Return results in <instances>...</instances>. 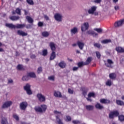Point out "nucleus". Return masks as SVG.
<instances>
[{
	"label": "nucleus",
	"mask_w": 124,
	"mask_h": 124,
	"mask_svg": "<svg viewBox=\"0 0 124 124\" xmlns=\"http://www.w3.org/2000/svg\"><path fill=\"white\" fill-rule=\"evenodd\" d=\"M17 34L21 36H27V35H28V33H26L24 31L21 30L17 31Z\"/></svg>",
	"instance_id": "4468645a"
},
{
	"label": "nucleus",
	"mask_w": 124,
	"mask_h": 124,
	"mask_svg": "<svg viewBox=\"0 0 124 124\" xmlns=\"http://www.w3.org/2000/svg\"><path fill=\"white\" fill-rule=\"evenodd\" d=\"M56 58V52L55 51H52L50 55V60L53 61Z\"/></svg>",
	"instance_id": "412c9836"
},
{
	"label": "nucleus",
	"mask_w": 124,
	"mask_h": 124,
	"mask_svg": "<svg viewBox=\"0 0 124 124\" xmlns=\"http://www.w3.org/2000/svg\"><path fill=\"white\" fill-rule=\"evenodd\" d=\"M88 97H95V93H90L88 95Z\"/></svg>",
	"instance_id": "f704fd0d"
},
{
	"label": "nucleus",
	"mask_w": 124,
	"mask_h": 124,
	"mask_svg": "<svg viewBox=\"0 0 124 124\" xmlns=\"http://www.w3.org/2000/svg\"><path fill=\"white\" fill-rule=\"evenodd\" d=\"M24 90L26 91L27 94L31 95L32 94V92L31 90V85L29 84H27L26 86H24Z\"/></svg>",
	"instance_id": "7ed1b4c3"
},
{
	"label": "nucleus",
	"mask_w": 124,
	"mask_h": 124,
	"mask_svg": "<svg viewBox=\"0 0 124 124\" xmlns=\"http://www.w3.org/2000/svg\"><path fill=\"white\" fill-rule=\"evenodd\" d=\"M49 46L50 47L52 51H54L56 50V45L53 42H50L49 43Z\"/></svg>",
	"instance_id": "a211bd4d"
},
{
	"label": "nucleus",
	"mask_w": 124,
	"mask_h": 124,
	"mask_svg": "<svg viewBox=\"0 0 124 124\" xmlns=\"http://www.w3.org/2000/svg\"><path fill=\"white\" fill-rule=\"evenodd\" d=\"M16 68L18 70H23L24 69V66L22 65L19 64L17 66Z\"/></svg>",
	"instance_id": "e433bc0d"
},
{
	"label": "nucleus",
	"mask_w": 124,
	"mask_h": 124,
	"mask_svg": "<svg viewBox=\"0 0 124 124\" xmlns=\"http://www.w3.org/2000/svg\"><path fill=\"white\" fill-rule=\"evenodd\" d=\"M96 56L98 59H100V57H101V55L100 54V53L98 51H96Z\"/></svg>",
	"instance_id": "49530a36"
},
{
	"label": "nucleus",
	"mask_w": 124,
	"mask_h": 124,
	"mask_svg": "<svg viewBox=\"0 0 124 124\" xmlns=\"http://www.w3.org/2000/svg\"><path fill=\"white\" fill-rule=\"evenodd\" d=\"M26 19L27 20L28 22L30 23V24H32V23H33V19H32V18L29 16H26Z\"/></svg>",
	"instance_id": "393cba45"
},
{
	"label": "nucleus",
	"mask_w": 124,
	"mask_h": 124,
	"mask_svg": "<svg viewBox=\"0 0 124 124\" xmlns=\"http://www.w3.org/2000/svg\"><path fill=\"white\" fill-rule=\"evenodd\" d=\"M59 66L61 68H65V66H66V63L64 61H61L59 64Z\"/></svg>",
	"instance_id": "2eb2a0df"
},
{
	"label": "nucleus",
	"mask_w": 124,
	"mask_h": 124,
	"mask_svg": "<svg viewBox=\"0 0 124 124\" xmlns=\"http://www.w3.org/2000/svg\"><path fill=\"white\" fill-rule=\"evenodd\" d=\"M94 30L97 31L98 33H101L102 32V29L100 28H95Z\"/></svg>",
	"instance_id": "ea45409f"
},
{
	"label": "nucleus",
	"mask_w": 124,
	"mask_h": 124,
	"mask_svg": "<svg viewBox=\"0 0 124 124\" xmlns=\"http://www.w3.org/2000/svg\"><path fill=\"white\" fill-rule=\"evenodd\" d=\"M54 114H55L56 120L58 124H63L62 120L60 119L61 116H62L61 112H59L57 110L54 111Z\"/></svg>",
	"instance_id": "f257e3e1"
},
{
	"label": "nucleus",
	"mask_w": 124,
	"mask_h": 124,
	"mask_svg": "<svg viewBox=\"0 0 124 124\" xmlns=\"http://www.w3.org/2000/svg\"><path fill=\"white\" fill-rule=\"evenodd\" d=\"M48 79L50 81H55V76H49L48 77Z\"/></svg>",
	"instance_id": "a19ab883"
},
{
	"label": "nucleus",
	"mask_w": 124,
	"mask_h": 124,
	"mask_svg": "<svg viewBox=\"0 0 124 124\" xmlns=\"http://www.w3.org/2000/svg\"><path fill=\"white\" fill-rule=\"evenodd\" d=\"M72 123L74 124H80V122L79 121H77V120H74L72 121Z\"/></svg>",
	"instance_id": "864d4df0"
},
{
	"label": "nucleus",
	"mask_w": 124,
	"mask_h": 124,
	"mask_svg": "<svg viewBox=\"0 0 124 124\" xmlns=\"http://www.w3.org/2000/svg\"><path fill=\"white\" fill-rule=\"evenodd\" d=\"M92 57H89L87 60H86V61L85 62V64H86V65L89 64V63H90V62H92Z\"/></svg>",
	"instance_id": "2f4dec72"
},
{
	"label": "nucleus",
	"mask_w": 124,
	"mask_h": 124,
	"mask_svg": "<svg viewBox=\"0 0 124 124\" xmlns=\"http://www.w3.org/2000/svg\"><path fill=\"white\" fill-rule=\"evenodd\" d=\"M47 109V106L45 105H42L41 107H35L34 108L35 111L38 112L39 113H43L45 112Z\"/></svg>",
	"instance_id": "f03ea898"
},
{
	"label": "nucleus",
	"mask_w": 124,
	"mask_h": 124,
	"mask_svg": "<svg viewBox=\"0 0 124 124\" xmlns=\"http://www.w3.org/2000/svg\"><path fill=\"white\" fill-rule=\"evenodd\" d=\"M86 108L88 110V111H91L92 110H93V106L92 105H87L85 106Z\"/></svg>",
	"instance_id": "bb28decb"
},
{
	"label": "nucleus",
	"mask_w": 124,
	"mask_h": 124,
	"mask_svg": "<svg viewBox=\"0 0 124 124\" xmlns=\"http://www.w3.org/2000/svg\"><path fill=\"white\" fill-rule=\"evenodd\" d=\"M114 9L117 11V10H119L120 9V7L119 6H115L114 7Z\"/></svg>",
	"instance_id": "bf43d9fd"
},
{
	"label": "nucleus",
	"mask_w": 124,
	"mask_h": 124,
	"mask_svg": "<svg viewBox=\"0 0 124 124\" xmlns=\"http://www.w3.org/2000/svg\"><path fill=\"white\" fill-rule=\"evenodd\" d=\"M29 75L28 74L27 76H24L23 78H22V80L23 81H28V80H29Z\"/></svg>",
	"instance_id": "79ce46f5"
},
{
	"label": "nucleus",
	"mask_w": 124,
	"mask_h": 124,
	"mask_svg": "<svg viewBox=\"0 0 124 124\" xmlns=\"http://www.w3.org/2000/svg\"><path fill=\"white\" fill-rule=\"evenodd\" d=\"M89 29V23L85 22L81 26V30L82 31H86Z\"/></svg>",
	"instance_id": "9d476101"
},
{
	"label": "nucleus",
	"mask_w": 124,
	"mask_h": 124,
	"mask_svg": "<svg viewBox=\"0 0 124 124\" xmlns=\"http://www.w3.org/2000/svg\"><path fill=\"white\" fill-rule=\"evenodd\" d=\"M87 34H92L93 36H97L98 34L97 33H95L94 31H92V30H89L87 32Z\"/></svg>",
	"instance_id": "6ab92c4d"
},
{
	"label": "nucleus",
	"mask_w": 124,
	"mask_h": 124,
	"mask_svg": "<svg viewBox=\"0 0 124 124\" xmlns=\"http://www.w3.org/2000/svg\"><path fill=\"white\" fill-rule=\"evenodd\" d=\"M13 118L16 120V121H19V117L17 114H13Z\"/></svg>",
	"instance_id": "09e8293b"
},
{
	"label": "nucleus",
	"mask_w": 124,
	"mask_h": 124,
	"mask_svg": "<svg viewBox=\"0 0 124 124\" xmlns=\"http://www.w3.org/2000/svg\"><path fill=\"white\" fill-rule=\"evenodd\" d=\"M31 59H35V55H31Z\"/></svg>",
	"instance_id": "0e129e2a"
},
{
	"label": "nucleus",
	"mask_w": 124,
	"mask_h": 124,
	"mask_svg": "<svg viewBox=\"0 0 124 124\" xmlns=\"http://www.w3.org/2000/svg\"><path fill=\"white\" fill-rule=\"evenodd\" d=\"M31 26L30 24H28L26 26V29H31Z\"/></svg>",
	"instance_id": "e2e57ef3"
},
{
	"label": "nucleus",
	"mask_w": 124,
	"mask_h": 124,
	"mask_svg": "<svg viewBox=\"0 0 124 124\" xmlns=\"http://www.w3.org/2000/svg\"><path fill=\"white\" fill-rule=\"evenodd\" d=\"M37 97L41 102H44L46 100V97L41 93L37 94Z\"/></svg>",
	"instance_id": "0eeeda50"
},
{
	"label": "nucleus",
	"mask_w": 124,
	"mask_h": 124,
	"mask_svg": "<svg viewBox=\"0 0 124 124\" xmlns=\"http://www.w3.org/2000/svg\"><path fill=\"white\" fill-rule=\"evenodd\" d=\"M95 107L97 109H99V110H101V109H103V106L100 105L99 103H97Z\"/></svg>",
	"instance_id": "a878e982"
},
{
	"label": "nucleus",
	"mask_w": 124,
	"mask_h": 124,
	"mask_svg": "<svg viewBox=\"0 0 124 124\" xmlns=\"http://www.w3.org/2000/svg\"><path fill=\"white\" fill-rule=\"evenodd\" d=\"M93 45L94 47H96L97 48H100V44L98 43H95Z\"/></svg>",
	"instance_id": "603ef678"
},
{
	"label": "nucleus",
	"mask_w": 124,
	"mask_h": 124,
	"mask_svg": "<svg viewBox=\"0 0 124 124\" xmlns=\"http://www.w3.org/2000/svg\"><path fill=\"white\" fill-rule=\"evenodd\" d=\"M28 106V103L26 102H23L20 105V109L21 110H25Z\"/></svg>",
	"instance_id": "9b49d317"
},
{
	"label": "nucleus",
	"mask_w": 124,
	"mask_h": 124,
	"mask_svg": "<svg viewBox=\"0 0 124 124\" xmlns=\"http://www.w3.org/2000/svg\"><path fill=\"white\" fill-rule=\"evenodd\" d=\"M20 17L18 16H11L10 17V19L12 20V21H17V20H19Z\"/></svg>",
	"instance_id": "5701e85b"
},
{
	"label": "nucleus",
	"mask_w": 124,
	"mask_h": 124,
	"mask_svg": "<svg viewBox=\"0 0 124 124\" xmlns=\"http://www.w3.org/2000/svg\"><path fill=\"white\" fill-rule=\"evenodd\" d=\"M106 86H108L109 87L112 86V81H111V80H108V81L106 82Z\"/></svg>",
	"instance_id": "c9c22d12"
},
{
	"label": "nucleus",
	"mask_w": 124,
	"mask_h": 124,
	"mask_svg": "<svg viewBox=\"0 0 124 124\" xmlns=\"http://www.w3.org/2000/svg\"><path fill=\"white\" fill-rule=\"evenodd\" d=\"M41 72H42V68L41 67H39L37 70V73L39 74L41 73Z\"/></svg>",
	"instance_id": "3c124183"
},
{
	"label": "nucleus",
	"mask_w": 124,
	"mask_h": 124,
	"mask_svg": "<svg viewBox=\"0 0 124 124\" xmlns=\"http://www.w3.org/2000/svg\"><path fill=\"white\" fill-rule=\"evenodd\" d=\"M109 78L110 79H115V78H116V74L115 73H111V74H109Z\"/></svg>",
	"instance_id": "473e14b6"
},
{
	"label": "nucleus",
	"mask_w": 124,
	"mask_h": 124,
	"mask_svg": "<svg viewBox=\"0 0 124 124\" xmlns=\"http://www.w3.org/2000/svg\"><path fill=\"white\" fill-rule=\"evenodd\" d=\"M100 102L103 104H108V103H110V100L108 99H101L100 100Z\"/></svg>",
	"instance_id": "f3484780"
},
{
	"label": "nucleus",
	"mask_w": 124,
	"mask_h": 124,
	"mask_svg": "<svg viewBox=\"0 0 124 124\" xmlns=\"http://www.w3.org/2000/svg\"><path fill=\"white\" fill-rule=\"evenodd\" d=\"M16 12L17 14H18V15H21V10L19 8L16 9Z\"/></svg>",
	"instance_id": "de8ad7c7"
},
{
	"label": "nucleus",
	"mask_w": 124,
	"mask_h": 124,
	"mask_svg": "<svg viewBox=\"0 0 124 124\" xmlns=\"http://www.w3.org/2000/svg\"><path fill=\"white\" fill-rule=\"evenodd\" d=\"M0 52H4V50L2 48H0Z\"/></svg>",
	"instance_id": "338daca9"
},
{
	"label": "nucleus",
	"mask_w": 124,
	"mask_h": 124,
	"mask_svg": "<svg viewBox=\"0 0 124 124\" xmlns=\"http://www.w3.org/2000/svg\"><path fill=\"white\" fill-rule=\"evenodd\" d=\"M48 52L47 51V49H45L43 50V56H47Z\"/></svg>",
	"instance_id": "8fccbe9b"
},
{
	"label": "nucleus",
	"mask_w": 124,
	"mask_h": 124,
	"mask_svg": "<svg viewBox=\"0 0 124 124\" xmlns=\"http://www.w3.org/2000/svg\"><path fill=\"white\" fill-rule=\"evenodd\" d=\"M77 45L79 47L80 50H83L84 48V46H85V44L82 42L78 41L77 42Z\"/></svg>",
	"instance_id": "f8f14e48"
},
{
	"label": "nucleus",
	"mask_w": 124,
	"mask_h": 124,
	"mask_svg": "<svg viewBox=\"0 0 124 124\" xmlns=\"http://www.w3.org/2000/svg\"><path fill=\"white\" fill-rule=\"evenodd\" d=\"M115 50L118 53H124V48L121 46L116 47Z\"/></svg>",
	"instance_id": "dca6fc26"
},
{
	"label": "nucleus",
	"mask_w": 124,
	"mask_h": 124,
	"mask_svg": "<svg viewBox=\"0 0 124 124\" xmlns=\"http://www.w3.org/2000/svg\"><path fill=\"white\" fill-rule=\"evenodd\" d=\"M96 10V7L93 6L91 9H89L88 11L89 14H93L94 11Z\"/></svg>",
	"instance_id": "ddd939ff"
},
{
	"label": "nucleus",
	"mask_w": 124,
	"mask_h": 124,
	"mask_svg": "<svg viewBox=\"0 0 124 124\" xmlns=\"http://www.w3.org/2000/svg\"><path fill=\"white\" fill-rule=\"evenodd\" d=\"M5 26L6 27H7V28H10V29H15V25L12 24L7 23Z\"/></svg>",
	"instance_id": "c85d7f7f"
},
{
	"label": "nucleus",
	"mask_w": 124,
	"mask_h": 124,
	"mask_svg": "<svg viewBox=\"0 0 124 124\" xmlns=\"http://www.w3.org/2000/svg\"><path fill=\"white\" fill-rule=\"evenodd\" d=\"M124 19H121L114 23V27H115V28H118V27H122V26L124 25Z\"/></svg>",
	"instance_id": "6e6552de"
},
{
	"label": "nucleus",
	"mask_w": 124,
	"mask_h": 124,
	"mask_svg": "<svg viewBox=\"0 0 124 124\" xmlns=\"http://www.w3.org/2000/svg\"><path fill=\"white\" fill-rule=\"evenodd\" d=\"M119 120L120 122H124V115H120L119 116Z\"/></svg>",
	"instance_id": "37998d69"
},
{
	"label": "nucleus",
	"mask_w": 124,
	"mask_h": 124,
	"mask_svg": "<svg viewBox=\"0 0 124 124\" xmlns=\"http://www.w3.org/2000/svg\"><path fill=\"white\" fill-rule=\"evenodd\" d=\"M111 43V40L110 39H106L101 41V43L103 44H107V43Z\"/></svg>",
	"instance_id": "c756f323"
},
{
	"label": "nucleus",
	"mask_w": 124,
	"mask_h": 124,
	"mask_svg": "<svg viewBox=\"0 0 124 124\" xmlns=\"http://www.w3.org/2000/svg\"><path fill=\"white\" fill-rule=\"evenodd\" d=\"M24 11L25 12V15H27L28 14V12H27V11L26 10H24Z\"/></svg>",
	"instance_id": "774afa93"
},
{
	"label": "nucleus",
	"mask_w": 124,
	"mask_h": 124,
	"mask_svg": "<svg viewBox=\"0 0 124 124\" xmlns=\"http://www.w3.org/2000/svg\"><path fill=\"white\" fill-rule=\"evenodd\" d=\"M49 32L47 31H44L42 33V35L44 36V37H48L49 36Z\"/></svg>",
	"instance_id": "7c9ffc66"
},
{
	"label": "nucleus",
	"mask_w": 124,
	"mask_h": 124,
	"mask_svg": "<svg viewBox=\"0 0 124 124\" xmlns=\"http://www.w3.org/2000/svg\"><path fill=\"white\" fill-rule=\"evenodd\" d=\"M90 98V97L87 98L86 99H87L88 101H90V102H92V100Z\"/></svg>",
	"instance_id": "69168bd1"
},
{
	"label": "nucleus",
	"mask_w": 124,
	"mask_h": 124,
	"mask_svg": "<svg viewBox=\"0 0 124 124\" xmlns=\"http://www.w3.org/2000/svg\"><path fill=\"white\" fill-rule=\"evenodd\" d=\"M78 67H82V66L86 65L85 64V62H79L78 63Z\"/></svg>",
	"instance_id": "4c0bfd02"
},
{
	"label": "nucleus",
	"mask_w": 124,
	"mask_h": 124,
	"mask_svg": "<svg viewBox=\"0 0 124 124\" xmlns=\"http://www.w3.org/2000/svg\"><path fill=\"white\" fill-rule=\"evenodd\" d=\"M94 2H95V3H100V2H101V0H95Z\"/></svg>",
	"instance_id": "13d9d810"
},
{
	"label": "nucleus",
	"mask_w": 124,
	"mask_h": 124,
	"mask_svg": "<svg viewBox=\"0 0 124 124\" xmlns=\"http://www.w3.org/2000/svg\"><path fill=\"white\" fill-rule=\"evenodd\" d=\"M108 63H105V65L106 66L108 67H111V64H113V61L110 59L108 60Z\"/></svg>",
	"instance_id": "b1692460"
},
{
	"label": "nucleus",
	"mask_w": 124,
	"mask_h": 124,
	"mask_svg": "<svg viewBox=\"0 0 124 124\" xmlns=\"http://www.w3.org/2000/svg\"><path fill=\"white\" fill-rule=\"evenodd\" d=\"M28 76L29 77H31V78H35L36 77L35 74L33 72L29 73Z\"/></svg>",
	"instance_id": "cd10ccee"
},
{
	"label": "nucleus",
	"mask_w": 124,
	"mask_h": 124,
	"mask_svg": "<svg viewBox=\"0 0 124 124\" xmlns=\"http://www.w3.org/2000/svg\"><path fill=\"white\" fill-rule=\"evenodd\" d=\"M79 68L78 67H74L73 68V71H76V70H78V69Z\"/></svg>",
	"instance_id": "4d7b16f0"
},
{
	"label": "nucleus",
	"mask_w": 124,
	"mask_h": 124,
	"mask_svg": "<svg viewBox=\"0 0 124 124\" xmlns=\"http://www.w3.org/2000/svg\"><path fill=\"white\" fill-rule=\"evenodd\" d=\"M26 27V24H16L15 25V28L23 29Z\"/></svg>",
	"instance_id": "4be33fe9"
},
{
	"label": "nucleus",
	"mask_w": 124,
	"mask_h": 124,
	"mask_svg": "<svg viewBox=\"0 0 124 124\" xmlns=\"http://www.w3.org/2000/svg\"><path fill=\"white\" fill-rule=\"evenodd\" d=\"M38 27H42L43 26V22H39L38 23Z\"/></svg>",
	"instance_id": "6e6d98bb"
},
{
	"label": "nucleus",
	"mask_w": 124,
	"mask_h": 124,
	"mask_svg": "<svg viewBox=\"0 0 124 124\" xmlns=\"http://www.w3.org/2000/svg\"><path fill=\"white\" fill-rule=\"evenodd\" d=\"M68 92L69 93H70V94H72V93H73V90H72L70 89H68Z\"/></svg>",
	"instance_id": "5fc2aeb1"
},
{
	"label": "nucleus",
	"mask_w": 124,
	"mask_h": 124,
	"mask_svg": "<svg viewBox=\"0 0 124 124\" xmlns=\"http://www.w3.org/2000/svg\"><path fill=\"white\" fill-rule=\"evenodd\" d=\"M78 32V29L77 27H74L71 30V34H75Z\"/></svg>",
	"instance_id": "aec40b11"
},
{
	"label": "nucleus",
	"mask_w": 124,
	"mask_h": 124,
	"mask_svg": "<svg viewBox=\"0 0 124 124\" xmlns=\"http://www.w3.org/2000/svg\"><path fill=\"white\" fill-rule=\"evenodd\" d=\"M116 103L118 104V105H120L122 106V105H124V103L123 102V101L117 100H116Z\"/></svg>",
	"instance_id": "72a5a7b5"
},
{
	"label": "nucleus",
	"mask_w": 124,
	"mask_h": 124,
	"mask_svg": "<svg viewBox=\"0 0 124 124\" xmlns=\"http://www.w3.org/2000/svg\"><path fill=\"white\" fill-rule=\"evenodd\" d=\"M54 95L55 97L66 98V96L62 95V93L59 91H54Z\"/></svg>",
	"instance_id": "423d86ee"
},
{
	"label": "nucleus",
	"mask_w": 124,
	"mask_h": 124,
	"mask_svg": "<svg viewBox=\"0 0 124 124\" xmlns=\"http://www.w3.org/2000/svg\"><path fill=\"white\" fill-rule=\"evenodd\" d=\"M8 82L9 83L11 84V83H13V80H12L11 79H8Z\"/></svg>",
	"instance_id": "680f3d73"
},
{
	"label": "nucleus",
	"mask_w": 124,
	"mask_h": 124,
	"mask_svg": "<svg viewBox=\"0 0 124 124\" xmlns=\"http://www.w3.org/2000/svg\"><path fill=\"white\" fill-rule=\"evenodd\" d=\"M54 17L57 22H62V16L61 14H55Z\"/></svg>",
	"instance_id": "20e7f679"
},
{
	"label": "nucleus",
	"mask_w": 124,
	"mask_h": 124,
	"mask_svg": "<svg viewBox=\"0 0 124 124\" xmlns=\"http://www.w3.org/2000/svg\"><path fill=\"white\" fill-rule=\"evenodd\" d=\"M27 2L30 4V5H33V1L32 0H26Z\"/></svg>",
	"instance_id": "a18cd8bd"
},
{
	"label": "nucleus",
	"mask_w": 124,
	"mask_h": 124,
	"mask_svg": "<svg viewBox=\"0 0 124 124\" xmlns=\"http://www.w3.org/2000/svg\"><path fill=\"white\" fill-rule=\"evenodd\" d=\"M12 101H8L4 103L2 105V108H8V107H10L12 105Z\"/></svg>",
	"instance_id": "1a4fd4ad"
},
{
	"label": "nucleus",
	"mask_w": 124,
	"mask_h": 124,
	"mask_svg": "<svg viewBox=\"0 0 124 124\" xmlns=\"http://www.w3.org/2000/svg\"><path fill=\"white\" fill-rule=\"evenodd\" d=\"M44 18L46 20V21H48L49 20V17L46 15L44 16Z\"/></svg>",
	"instance_id": "052dcab7"
},
{
	"label": "nucleus",
	"mask_w": 124,
	"mask_h": 124,
	"mask_svg": "<svg viewBox=\"0 0 124 124\" xmlns=\"http://www.w3.org/2000/svg\"><path fill=\"white\" fill-rule=\"evenodd\" d=\"M1 124H8L6 118H4L2 119Z\"/></svg>",
	"instance_id": "58836bf2"
},
{
	"label": "nucleus",
	"mask_w": 124,
	"mask_h": 124,
	"mask_svg": "<svg viewBox=\"0 0 124 124\" xmlns=\"http://www.w3.org/2000/svg\"><path fill=\"white\" fill-rule=\"evenodd\" d=\"M65 121L66 122H70L71 121V117L69 116H66Z\"/></svg>",
	"instance_id": "c03bdc74"
},
{
	"label": "nucleus",
	"mask_w": 124,
	"mask_h": 124,
	"mask_svg": "<svg viewBox=\"0 0 124 124\" xmlns=\"http://www.w3.org/2000/svg\"><path fill=\"white\" fill-rule=\"evenodd\" d=\"M119 112L117 111H111L109 113L108 117L109 119H114L115 117H118L119 116Z\"/></svg>",
	"instance_id": "39448f33"
}]
</instances>
